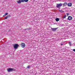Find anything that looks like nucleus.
<instances>
[{
	"label": "nucleus",
	"mask_w": 75,
	"mask_h": 75,
	"mask_svg": "<svg viewBox=\"0 0 75 75\" xmlns=\"http://www.w3.org/2000/svg\"><path fill=\"white\" fill-rule=\"evenodd\" d=\"M67 3L66 2L64 3L63 4V6H67Z\"/></svg>",
	"instance_id": "10"
},
{
	"label": "nucleus",
	"mask_w": 75,
	"mask_h": 75,
	"mask_svg": "<svg viewBox=\"0 0 75 75\" xmlns=\"http://www.w3.org/2000/svg\"><path fill=\"white\" fill-rule=\"evenodd\" d=\"M24 1H25V2H28V0H24Z\"/></svg>",
	"instance_id": "15"
},
{
	"label": "nucleus",
	"mask_w": 75,
	"mask_h": 75,
	"mask_svg": "<svg viewBox=\"0 0 75 75\" xmlns=\"http://www.w3.org/2000/svg\"><path fill=\"white\" fill-rule=\"evenodd\" d=\"M73 51H74V52H75V49H74L73 50Z\"/></svg>",
	"instance_id": "20"
},
{
	"label": "nucleus",
	"mask_w": 75,
	"mask_h": 75,
	"mask_svg": "<svg viewBox=\"0 0 75 75\" xmlns=\"http://www.w3.org/2000/svg\"><path fill=\"white\" fill-rule=\"evenodd\" d=\"M66 17H67V15H64L63 17V18H66Z\"/></svg>",
	"instance_id": "16"
},
{
	"label": "nucleus",
	"mask_w": 75,
	"mask_h": 75,
	"mask_svg": "<svg viewBox=\"0 0 75 75\" xmlns=\"http://www.w3.org/2000/svg\"><path fill=\"white\" fill-rule=\"evenodd\" d=\"M19 45L18 44H15L14 45V48L15 50H16L17 48H18V47H19Z\"/></svg>",
	"instance_id": "3"
},
{
	"label": "nucleus",
	"mask_w": 75,
	"mask_h": 75,
	"mask_svg": "<svg viewBox=\"0 0 75 75\" xmlns=\"http://www.w3.org/2000/svg\"><path fill=\"white\" fill-rule=\"evenodd\" d=\"M67 5L69 6V7H71V6H72V3H69L67 4Z\"/></svg>",
	"instance_id": "7"
},
{
	"label": "nucleus",
	"mask_w": 75,
	"mask_h": 75,
	"mask_svg": "<svg viewBox=\"0 0 75 75\" xmlns=\"http://www.w3.org/2000/svg\"><path fill=\"white\" fill-rule=\"evenodd\" d=\"M21 3H23L24 2V0H20Z\"/></svg>",
	"instance_id": "13"
},
{
	"label": "nucleus",
	"mask_w": 75,
	"mask_h": 75,
	"mask_svg": "<svg viewBox=\"0 0 75 75\" xmlns=\"http://www.w3.org/2000/svg\"><path fill=\"white\" fill-rule=\"evenodd\" d=\"M5 16H6V15L5 14L3 16V17H5Z\"/></svg>",
	"instance_id": "21"
},
{
	"label": "nucleus",
	"mask_w": 75,
	"mask_h": 75,
	"mask_svg": "<svg viewBox=\"0 0 75 75\" xmlns=\"http://www.w3.org/2000/svg\"><path fill=\"white\" fill-rule=\"evenodd\" d=\"M17 3H18V4H20V3H21V0L17 1Z\"/></svg>",
	"instance_id": "9"
},
{
	"label": "nucleus",
	"mask_w": 75,
	"mask_h": 75,
	"mask_svg": "<svg viewBox=\"0 0 75 75\" xmlns=\"http://www.w3.org/2000/svg\"><path fill=\"white\" fill-rule=\"evenodd\" d=\"M61 45H64L63 44H61Z\"/></svg>",
	"instance_id": "22"
},
{
	"label": "nucleus",
	"mask_w": 75,
	"mask_h": 75,
	"mask_svg": "<svg viewBox=\"0 0 75 75\" xmlns=\"http://www.w3.org/2000/svg\"><path fill=\"white\" fill-rule=\"evenodd\" d=\"M27 68H30V66H28L27 67Z\"/></svg>",
	"instance_id": "17"
},
{
	"label": "nucleus",
	"mask_w": 75,
	"mask_h": 75,
	"mask_svg": "<svg viewBox=\"0 0 75 75\" xmlns=\"http://www.w3.org/2000/svg\"><path fill=\"white\" fill-rule=\"evenodd\" d=\"M5 16L8 15V13H5Z\"/></svg>",
	"instance_id": "18"
},
{
	"label": "nucleus",
	"mask_w": 75,
	"mask_h": 75,
	"mask_svg": "<svg viewBox=\"0 0 75 75\" xmlns=\"http://www.w3.org/2000/svg\"><path fill=\"white\" fill-rule=\"evenodd\" d=\"M62 6V3L57 4L56 5V7H57V8H59V9H60V8H61V7Z\"/></svg>",
	"instance_id": "1"
},
{
	"label": "nucleus",
	"mask_w": 75,
	"mask_h": 75,
	"mask_svg": "<svg viewBox=\"0 0 75 75\" xmlns=\"http://www.w3.org/2000/svg\"><path fill=\"white\" fill-rule=\"evenodd\" d=\"M67 16H68V15H69V13H67Z\"/></svg>",
	"instance_id": "23"
},
{
	"label": "nucleus",
	"mask_w": 75,
	"mask_h": 75,
	"mask_svg": "<svg viewBox=\"0 0 75 75\" xmlns=\"http://www.w3.org/2000/svg\"><path fill=\"white\" fill-rule=\"evenodd\" d=\"M70 46H71V45H72V43H71V42H69V43Z\"/></svg>",
	"instance_id": "14"
},
{
	"label": "nucleus",
	"mask_w": 75,
	"mask_h": 75,
	"mask_svg": "<svg viewBox=\"0 0 75 75\" xmlns=\"http://www.w3.org/2000/svg\"><path fill=\"white\" fill-rule=\"evenodd\" d=\"M27 30H31V29L30 28H28V29H27Z\"/></svg>",
	"instance_id": "19"
},
{
	"label": "nucleus",
	"mask_w": 75,
	"mask_h": 75,
	"mask_svg": "<svg viewBox=\"0 0 75 75\" xmlns=\"http://www.w3.org/2000/svg\"><path fill=\"white\" fill-rule=\"evenodd\" d=\"M10 15H8L7 16H6V17H5L4 18V19H7L8 18H9L10 17Z\"/></svg>",
	"instance_id": "8"
},
{
	"label": "nucleus",
	"mask_w": 75,
	"mask_h": 75,
	"mask_svg": "<svg viewBox=\"0 0 75 75\" xmlns=\"http://www.w3.org/2000/svg\"><path fill=\"white\" fill-rule=\"evenodd\" d=\"M21 45L22 48H24L25 47V45L24 43H22L21 44Z\"/></svg>",
	"instance_id": "4"
},
{
	"label": "nucleus",
	"mask_w": 75,
	"mask_h": 75,
	"mask_svg": "<svg viewBox=\"0 0 75 75\" xmlns=\"http://www.w3.org/2000/svg\"><path fill=\"white\" fill-rule=\"evenodd\" d=\"M68 19L69 20H71L72 19V17L71 16H69L68 18Z\"/></svg>",
	"instance_id": "6"
},
{
	"label": "nucleus",
	"mask_w": 75,
	"mask_h": 75,
	"mask_svg": "<svg viewBox=\"0 0 75 75\" xmlns=\"http://www.w3.org/2000/svg\"><path fill=\"white\" fill-rule=\"evenodd\" d=\"M8 72H12L13 71H14V69L12 68H8L7 69Z\"/></svg>",
	"instance_id": "2"
},
{
	"label": "nucleus",
	"mask_w": 75,
	"mask_h": 75,
	"mask_svg": "<svg viewBox=\"0 0 75 75\" xmlns=\"http://www.w3.org/2000/svg\"><path fill=\"white\" fill-rule=\"evenodd\" d=\"M57 29H58V28H51V29L53 31H55L57 30Z\"/></svg>",
	"instance_id": "5"
},
{
	"label": "nucleus",
	"mask_w": 75,
	"mask_h": 75,
	"mask_svg": "<svg viewBox=\"0 0 75 75\" xmlns=\"http://www.w3.org/2000/svg\"><path fill=\"white\" fill-rule=\"evenodd\" d=\"M59 11H60V12H61V13H64V11H63L62 10H59Z\"/></svg>",
	"instance_id": "12"
},
{
	"label": "nucleus",
	"mask_w": 75,
	"mask_h": 75,
	"mask_svg": "<svg viewBox=\"0 0 75 75\" xmlns=\"http://www.w3.org/2000/svg\"><path fill=\"white\" fill-rule=\"evenodd\" d=\"M59 18H57L56 19V21H59Z\"/></svg>",
	"instance_id": "11"
}]
</instances>
